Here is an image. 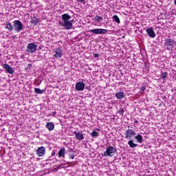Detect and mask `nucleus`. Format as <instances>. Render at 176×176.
<instances>
[{
  "mask_svg": "<svg viewBox=\"0 0 176 176\" xmlns=\"http://www.w3.org/2000/svg\"><path fill=\"white\" fill-rule=\"evenodd\" d=\"M71 18V15L63 14L62 15V21H59L60 27H65L67 30H71L72 28V21H69Z\"/></svg>",
  "mask_w": 176,
  "mask_h": 176,
  "instance_id": "obj_1",
  "label": "nucleus"
},
{
  "mask_svg": "<svg viewBox=\"0 0 176 176\" xmlns=\"http://www.w3.org/2000/svg\"><path fill=\"white\" fill-rule=\"evenodd\" d=\"M118 152V150H116V148L109 146L106 148V151L102 154V156L104 157H108L109 156L110 157H112V156H115V154Z\"/></svg>",
  "mask_w": 176,
  "mask_h": 176,
  "instance_id": "obj_2",
  "label": "nucleus"
},
{
  "mask_svg": "<svg viewBox=\"0 0 176 176\" xmlns=\"http://www.w3.org/2000/svg\"><path fill=\"white\" fill-rule=\"evenodd\" d=\"M13 27L14 31L16 32H20V31H23V30H24V28L23 27V23H21L19 20L13 21Z\"/></svg>",
  "mask_w": 176,
  "mask_h": 176,
  "instance_id": "obj_3",
  "label": "nucleus"
},
{
  "mask_svg": "<svg viewBox=\"0 0 176 176\" xmlns=\"http://www.w3.org/2000/svg\"><path fill=\"white\" fill-rule=\"evenodd\" d=\"M38 49V45L34 43H30L27 45V52L29 53H35Z\"/></svg>",
  "mask_w": 176,
  "mask_h": 176,
  "instance_id": "obj_4",
  "label": "nucleus"
},
{
  "mask_svg": "<svg viewBox=\"0 0 176 176\" xmlns=\"http://www.w3.org/2000/svg\"><path fill=\"white\" fill-rule=\"evenodd\" d=\"M134 135H135V132L134 131V130L128 129L125 131L124 138H126V140H131V138H133V137H134Z\"/></svg>",
  "mask_w": 176,
  "mask_h": 176,
  "instance_id": "obj_5",
  "label": "nucleus"
},
{
  "mask_svg": "<svg viewBox=\"0 0 176 176\" xmlns=\"http://www.w3.org/2000/svg\"><path fill=\"white\" fill-rule=\"evenodd\" d=\"M174 45H176V41L171 38H165L164 46H172V49H174Z\"/></svg>",
  "mask_w": 176,
  "mask_h": 176,
  "instance_id": "obj_6",
  "label": "nucleus"
},
{
  "mask_svg": "<svg viewBox=\"0 0 176 176\" xmlns=\"http://www.w3.org/2000/svg\"><path fill=\"white\" fill-rule=\"evenodd\" d=\"M92 34H107L108 32V30L107 29H93L89 30Z\"/></svg>",
  "mask_w": 176,
  "mask_h": 176,
  "instance_id": "obj_7",
  "label": "nucleus"
},
{
  "mask_svg": "<svg viewBox=\"0 0 176 176\" xmlns=\"http://www.w3.org/2000/svg\"><path fill=\"white\" fill-rule=\"evenodd\" d=\"M86 87V85L83 82H78L76 84V90L77 91H83Z\"/></svg>",
  "mask_w": 176,
  "mask_h": 176,
  "instance_id": "obj_8",
  "label": "nucleus"
},
{
  "mask_svg": "<svg viewBox=\"0 0 176 176\" xmlns=\"http://www.w3.org/2000/svg\"><path fill=\"white\" fill-rule=\"evenodd\" d=\"M46 153V148L45 146H41L36 150V155L39 157H42V156H45V154Z\"/></svg>",
  "mask_w": 176,
  "mask_h": 176,
  "instance_id": "obj_9",
  "label": "nucleus"
},
{
  "mask_svg": "<svg viewBox=\"0 0 176 176\" xmlns=\"http://www.w3.org/2000/svg\"><path fill=\"white\" fill-rule=\"evenodd\" d=\"M146 32L150 36V38H155L156 37V33L155 32V30H153V28H148L146 30Z\"/></svg>",
  "mask_w": 176,
  "mask_h": 176,
  "instance_id": "obj_10",
  "label": "nucleus"
},
{
  "mask_svg": "<svg viewBox=\"0 0 176 176\" xmlns=\"http://www.w3.org/2000/svg\"><path fill=\"white\" fill-rule=\"evenodd\" d=\"M3 68L6 69V74H10L11 75H13L14 74V70L8 64H4Z\"/></svg>",
  "mask_w": 176,
  "mask_h": 176,
  "instance_id": "obj_11",
  "label": "nucleus"
},
{
  "mask_svg": "<svg viewBox=\"0 0 176 176\" xmlns=\"http://www.w3.org/2000/svg\"><path fill=\"white\" fill-rule=\"evenodd\" d=\"M74 134L75 135L76 140H78V141H83V140H85V135L82 132L74 131Z\"/></svg>",
  "mask_w": 176,
  "mask_h": 176,
  "instance_id": "obj_12",
  "label": "nucleus"
},
{
  "mask_svg": "<svg viewBox=\"0 0 176 176\" xmlns=\"http://www.w3.org/2000/svg\"><path fill=\"white\" fill-rule=\"evenodd\" d=\"M55 54L54 55V57L55 58H61L63 57V51L60 48H57L55 50Z\"/></svg>",
  "mask_w": 176,
  "mask_h": 176,
  "instance_id": "obj_13",
  "label": "nucleus"
},
{
  "mask_svg": "<svg viewBox=\"0 0 176 176\" xmlns=\"http://www.w3.org/2000/svg\"><path fill=\"white\" fill-rule=\"evenodd\" d=\"M45 127L49 131H53L54 130V124L53 122H47Z\"/></svg>",
  "mask_w": 176,
  "mask_h": 176,
  "instance_id": "obj_14",
  "label": "nucleus"
},
{
  "mask_svg": "<svg viewBox=\"0 0 176 176\" xmlns=\"http://www.w3.org/2000/svg\"><path fill=\"white\" fill-rule=\"evenodd\" d=\"M58 157H63V159H65V148H62L58 153Z\"/></svg>",
  "mask_w": 176,
  "mask_h": 176,
  "instance_id": "obj_15",
  "label": "nucleus"
},
{
  "mask_svg": "<svg viewBox=\"0 0 176 176\" xmlns=\"http://www.w3.org/2000/svg\"><path fill=\"white\" fill-rule=\"evenodd\" d=\"M116 98H117V100H122V98H124V94L122 91L116 93Z\"/></svg>",
  "mask_w": 176,
  "mask_h": 176,
  "instance_id": "obj_16",
  "label": "nucleus"
},
{
  "mask_svg": "<svg viewBox=\"0 0 176 176\" xmlns=\"http://www.w3.org/2000/svg\"><path fill=\"white\" fill-rule=\"evenodd\" d=\"M33 25H36L39 23V19L36 18V16L32 17V21H30Z\"/></svg>",
  "mask_w": 176,
  "mask_h": 176,
  "instance_id": "obj_17",
  "label": "nucleus"
},
{
  "mask_svg": "<svg viewBox=\"0 0 176 176\" xmlns=\"http://www.w3.org/2000/svg\"><path fill=\"white\" fill-rule=\"evenodd\" d=\"M135 139H136L137 142H138L139 144H142L144 139L142 138V135H141L140 134H138L137 135H135Z\"/></svg>",
  "mask_w": 176,
  "mask_h": 176,
  "instance_id": "obj_18",
  "label": "nucleus"
},
{
  "mask_svg": "<svg viewBox=\"0 0 176 176\" xmlns=\"http://www.w3.org/2000/svg\"><path fill=\"white\" fill-rule=\"evenodd\" d=\"M13 25H12V23H10V22H6V30H8V31H10V32H11L12 31H13Z\"/></svg>",
  "mask_w": 176,
  "mask_h": 176,
  "instance_id": "obj_19",
  "label": "nucleus"
},
{
  "mask_svg": "<svg viewBox=\"0 0 176 176\" xmlns=\"http://www.w3.org/2000/svg\"><path fill=\"white\" fill-rule=\"evenodd\" d=\"M92 20L94 21H96V23H101V21H102L104 19L102 18V16L97 15L96 17L93 18Z\"/></svg>",
  "mask_w": 176,
  "mask_h": 176,
  "instance_id": "obj_20",
  "label": "nucleus"
},
{
  "mask_svg": "<svg viewBox=\"0 0 176 176\" xmlns=\"http://www.w3.org/2000/svg\"><path fill=\"white\" fill-rule=\"evenodd\" d=\"M46 91V89H41L39 88H35L34 92L36 93V94H43Z\"/></svg>",
  "mask_w": 176,
  "mask_h": 176,
  "instance_id": "obj_21",
  "label": "nucleus"
},
{
  "mask_svg": "<svg viewBox=\"0 0 176 176\" xmlns=\"http://www.w3.org/2000/svg\"><path fill=\"white\" fill-rule=\"evenodd\" d=\"M128 144L129 145L130 148H135V146H138V144L134 143L133 140H129L128 142Z\"/></svg>",
  "mask_w": 176,
  "mask_h": 176,
  "instance_id": "obj_22",
  "label": "nucleus"
},
{
  "mask_svg": "<svg viewBox=\"0 0 176 176\" xmlns=\"http://www.w3.org/2000/svg\"><path fill=\"white\" fill-rule=\"evenodd\" d=\"M167 76H168V74L166 72H161V78L162 79H164V80H166V78H167Z\"/></svg>",
  "mask_w": 176,
  "mask_h": 176,
  "instance_id": "obj_23",
  "label": "nucleus"
},
{
  "mask_svg": "<svg viewBox=\"0 0 176 176\" xmlns=\"http://www.w3.org/2000/svg\"><path fill=\"white\" fill-rule=\"evenodd\" d=\"M113 21L116 23H118V24H120V19H119V16H118V15H114L113 16Z\"/></svg>",
  "mask_w": 176,
  "mask_h": 176,
  "instance_id": "obj_24",
  "label": "nucleus"
},
{
  "mask_svg": "<svg viewBox=\"0 0 176 176\" xmlns=\"http://www.w3.org/2000/svg\"><path fill=\"white\" fill-rule=\"evenodd\" d=\"M91 137L96 138V137H98V135H100V133H98V132H97L96 131H94L91 133Z\"/></svg>",
  "mask_w": 176,
  "mask_h": 176,
  "instance_id": "obj_25",
  "label": "nucleus"
},
{
  "mask_svg": "<svg viewBox=\"0 0 176 176\" xmlns=\"http://www.w3.org/2000/svg\"><path fill=\"white\" fill-rule=\"evenodd\" d=\"M118 113H120L122 116H123V115L124 114V109L120 108L118 111Z\"/></svg>",
  "mask_w": 176,
  "mask_h": 176,
  "instance_id": "obj_26",
  "label": "nucleus"
},
{
  "mask_svg": "<svg viewBox=\"0 0 176 176\" xmlns=\"http://www.w3.org/2000/svg\"><path fill=\"white\" fill-rule=\"evenodd\" d=\"M30 68H32V64L31 63L28 65L26 69H30Z\"/></svg>",
  "mask_w": 176,
  "mask_h": 176,
  "instance_id": "obj_27",
  "label": "nucleus"
},
{
  "mask_svg": "<svg viewBox=\"0 0 176 176\" xmlns=\"http://www.w3.org/2000/svg\"><path fill=\"white\" fill-rule=\"evenodd\" d=\"M77 2H80V3H83V5H85L86 3L85 0H77Z\"/></svg>",
  "mask_w": 176,
  "mask_h": 176,
  "instance_id": "obj_28",
  "label": "nucleus"
},
{
  "mask_svg": "<svg viewBox=\"0 0 176 176\" xmlns=\"http://www.w3.org/2000/svg\"><path fill=\"white\" fill-rule=\"evenodd\" d=\"M146 89L145 88V87H140L141 91H145Z\"/></svg>",
  "mask_w": 176,
  "mask_h": 176,
  "instance_id": "obj_29",
  "label": "nucleus"
},
{
  "mask_svg": "<svg viewBox=\"0 0 176 176\" xmlns=\"http://www.w3.org/2000/svg\"><path fill=\"white\" fill-rule=\"evenodd\" d=\"M69 159H72V160L75 159V155H70Z\"/></svg>",
  "mask_w": 176,
  "mask_h": 176,
  "instance_id": "obj_30",
  "label": "nucleus"
},
{
  "mask_svg": "<svg viewBox=\"0 0 176 176\" xmlns=\"http://www.w3.org/2000/svg\"><path fill=\"white\" fill-rule=\"evenodd\" d=\"M98 54H94V57H95V58H98Z\"/></svg>",
  "mask_w": 176,
  "mask_h": 176,
  "instance_id": "obj_31",
  "label": "nucleus"
},
{
  "mask_svg": "<svg viewBox=\"0 0 176 176\" xmlns=\"http://www.w3.org/2000/svg\"><path fill=\"white\" fill-rule=\"evenodd\" d=\"M56 155V152L55 151H53L51 154V156H54Z\"/></svg>",
  "mask_w": 176,
  "mask_h": 176,
  "instance_id": "obj_32",
  "label": "nucleus"
},
{
  "mask_svg": "<svg viewBox=\"0 0 176 176\" xmlns=\"http://www.w3.org/2000/svg\"><path fill=\"white\" fill-rule=\"evenodd\" d=\"M56 111L52 112V116H56Z\"/></svg>",
  "mask_w": 176,
  "mask_h": 176,
  "instance_id": "obj_33",
  "label": "nucleus"
},
{
  "mask_svg": "<svg viewBox=\"0 0 176 176\" xmlns=\"http://www.w3.org/2000/svg\"><path fill=\"white\" fill-rule=\"evenodd\" d=\"M134 123H138V120H135Z\"/></svg>",
  "mask_w": 176,
  "mask_h": 176,
  "instance_id": "obj_34",
  "label": "nucleus"
},
{
  "mask_svg": "<svg viewBox=\"0 0 176 176\" xmlns=\"http://www.w3.org/2000/svg\"><path fill=\"white\" fill-rule=\"evenodd\" d=\"M13 39H16V35L12 36Z\"/></svg>",
  "mask_w": 176,
  "mask_h": 176,
  "instance_id": "obj_35",
  "label": "nucleus"
},
{
  "mask_svg": "<svg viewBox=\"0 0 176 176\" xmlns=\"http://www.w3.org/2000/svg\"><path fill=\"white\" fill-rule=\"evenodd\" d=\"M61 166H63V164L59 165L58 168H61Z\"/></svg>",
  "mask_w": 176,
  "mask_h": 176,
  "instance_id": "obj_36",
  "label": "nucleus"
},
{
  "mask_svg": "<svg viewBox=\"0 0 176 176\" xmlns=\"http://www.w3.org/2000/svg\"><path fill=\"white\" fill-rule=\"evenodd\" d=\"M174 3L176 6V0H174Z\"/></svg>",
  "mask_w": 176,
  "mask_h": 176,
  "instance_id": "obj_37",
  "label": "nucleus"
},
{
  "mask_svg": "<svg viewBox=\"0 0 176 176\" xmlns=\"http://www.w3.org/2000/svg\"><path fill=\"white\" fill-rule=\"evenodd\" d=\"M96 130H98V131H100V129H96Z\"/></svg>",
  "mask_w": 176,
  "mask_h": 176,
  "instance_id": "obj_38",
  "label": "nucleus"
},
{
  "mask_svg": "<svg viewBox=\"0 0 176 176\" xmlns=\"http://www.w3.org/2000/svg\"><path fill=\"white\" fill-rule=\"evenodd\" d=\"M70 151H72V148H71Z\"/></svg>",
  "mask_w": 176,
  "mask_h": 176,
  "instance_id": "obj_39",
  "label": "nucleus"
}]
</instances>
